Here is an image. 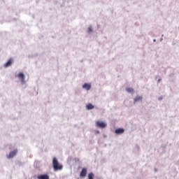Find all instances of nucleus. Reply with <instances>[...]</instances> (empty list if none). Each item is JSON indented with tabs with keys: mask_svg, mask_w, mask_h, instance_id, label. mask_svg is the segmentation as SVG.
Masks as SVG:
<instances>
[{
	"mask_svg": "<svg viewBox=\"0 0 179 179\" xmlns=\"http://www.w3.org/2000/svg\"><path fill=\"white\" fill-rule=\"evenodd\" d=\"M52 168L55 171H62L63 169V166L59 163L56 157L52 158Z\"/></svg>",
	"mask_w": 179,
	"mask_h": 179,
	"instance_id": "f257e3e1",
	"label": "nucleus"
},
{
	"mask_svg": "<svg viewBox=\"0 0 179 179\" xmlns=\"http://www.w3.org/2000/svg\"><path fill=\"white\" fill-rule=\"evenodd\" d=\"M96 126H97L98 128L104 129L106 128L107 124L104 122L97 121L96 122Z\"/></svg>",
	"mask_w": 179,
	"mask_h": 179,
	"instance_id": "f03ea898",
	"label": "nucleus"
},
{
	"mask_svg": "<svg viewBox=\"0 0 179 179\" xmlns=\"http://www.w3.org/2000/svg\"><path fill=\"white\" fill-rule=\"evenodd\" d=\"M86 176H87V169L83 168L81 171V173H80V178H85Z\"/></svg>",
	"mask_w": 179,
	"mask_h": 179,
	"instance_id": "7ed1b4c3",
	"label": "nucleus"
},
{
	"mask_svg": "<svg viewBox=\"0 0 179 179\" xmlns=\"http://www.w3.org/2000/svg\"><path fill=\"white\" fill-rule=\"evenodd\" d=\"M17 153V149L13 150L10 152V155H8V158L10 159L14 157L15 156H16Z\"/></svg>",
	"mask_w": 179,
	"mask_h": 179,
	"instance_id": "20e7f679",
	"label": "nucleus"
},
{
	"mask_svg": "<svg viewBox=\"0 0 179 179\" xmlns=\"http://www.w3.org/2000/svg\"><path fill=\"white\" fill-rule=\"evenodd\" d=\"M124 132V129L122 128H119L115 130V134H122Z\"/></svg>",
	"mask_w": 179,
	"mask_h": 179,
	"instance_id": "39448f33",
	"label": "nucleus"
},
{
	"mask_svg": "<svg viewBox=\"0 0 179 179\" xmlns=\"http://www.w3.org/2000/svg\"><path fill=\"white\" fill-rule=\"evenodd\" d=\"M83 89L88 91L91 89V85L88 84V83H85V84L83 85Z\"/></svg>",
	"mask_w": 179,
	"mask_h": 179,
	"instance_id": "423d86ee",
	"label": "nucleus"
},
{
	"mask_svg": "<svg viewBox=\"0 0 179 179\" xmlns=\"http://www.w3.org/2000/svg\"><path fill=\"white\" fill-rule=\"evenodd\" d=\"M17 78H20V80H22V83L24 82V75L23 73H18Z\"/></svg>",
	"mask_w": 179,
	"mask_h": 179,
	"instance_id": "0eeeda50",
	"label": "nucleus"
},
{
	"mask_svg": "<svg viewBox=\"0 0 179 179\" xmlns=\"http://www.w3.org/2000/svg\"><path fill=\"white\" fill-rule=\"evenodd\" d=\"M38 179H50L48 175L43 174L42 176H38Z\"/></svg>",
	"mask_w": 179,
	"mask_h": 179,
	"instance_id": "6e6552de",
	"label": "nucleus"
},
{
	"mask_svg": "<svg viewBox=\"0 0 179 179\" xmlns=\"http://www.w3.org/2000/svg\"><path fill=\"white\" fill-rule=\"evenodd\" d=\"M13 63V60L12 59H8V62L6 63V64H4V67H9L10 65H12Z\"/></svg>",
	"mask_w": 179,
	"mask_h": 179,
	"instance_id": "1a4fd4ad",
	"label": "nucleus"
},
{
	"mask_svg": "<svg viewBox=\"0 0 179 179\" xmlns=\"http://www.w3.org/2000/svg\"><path fill=\"white\" fill-rule=\"evenodd\" d=\"M142 100H143V96H136V98H134V103L136 102H139Z\"/></svg>",
	"mask_w": 179,
	"mask_h": 179,
	"instance_id": "9d476101",
	"label": "nucleus"
},
{
	"mask_svg": "<svg viewBox=\"0 0 179 179\" xmlns=\"http://www.w3.org/2000/svg\"><path fill=\"white\" fill-rule=\"evenodd\" d=\"M87 110H92L94 108V106L92 103H88V105L86 106Z\"/></svg>",
	"mask_w": 179,
	"mask_h": 179,
	"instance_id": "9b49d317",
	"label": "nucleus"
},
{
	"mask_svg": "<svg viewBox=\"0 0 179 179\" xmlns=\"http://www.w3.org/2000/svg\"><path fill=\"white\" fill-rule=\"evenodd\" d=\"M94 178V174L93 173H90L88 174V179H93Z\"/></svg>",
	"mask_w": 179,
	"mask_h": 179,
	"instance_id": "f8f14e48",
	"label": "nucleus"
},
{
	"mask_svg": "<svg viewBox=\"0 0 179 179\" xmlns=\"http://www.w3.org/2000/svg\"><path fill=\"white\" fill-rule=\"evenodd\" d=\"M126 91H127L128 93H134V89L132 88H127Z\"/></svg>",
	"mask_w": 179,
	"mask_h": 179,
	"instance_id": "ddd939ff",
	"label": "nucleus"
},
{
	"mask_svg": "<svg viewBox=\"0 0 179 179\" xmlns=\"http://www.w3.org/2000/svg\"><path fill=\"white\" fill-rule=\"evenodd\" d=\"M92 32V27H89L88 28V33Z\"/></svg>",
	"mask_w": 179,
	"mask_h": 179,
	"instance_id": "4468645a",
	"label": "nucleus"
}]
</instances>
